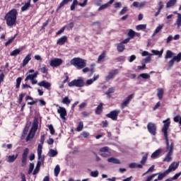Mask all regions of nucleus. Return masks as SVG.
Segmentation results:
<instances>
[{
  "label": "nucleus",
  "mask_w": 181,
  "mask_h": 181,
  "mask_svg": "<svg viewBox=\"0 0 181 181\" xmlns=\"http://www.w3.org/2000/svg\"><path fill=\"white\" fill-rule=\"evenodd\" d=\"M164 124L163 128L161 129L166 144V149L168 151V153L165 156L163 159V162H171L172 161V155H173V141H171L170 144L169 143V134H168V131L169 130V127H170V118H167L166 119L163 121Z\"/></svg>",
  "instance_id": "nucleus-1"
},
{
  "label": "nucleus",
  "mask_w": 181,
  "mask_h": 181,
  "mask_svg": "<svg viewBox=\"0 0 181 181\" xmlns=\"http://www.w3.org/2000/svg\"><path fill=\"white\" fill-rule=\"evenodd\" d=\"M18 16V11L12 9L5 16L7 26L12 28L16 25V18Z\"/></svg>",
  "instance_id": "nucleus-2"
},
{
  "label": "nucleus",
  "mask_w": 181,
  "mask_h": 181,
  "mask_svg": "<svg viewBox=\"0 0 181 181\" xmlns=\"http://www.w3.org/2000/svg\"><path fill=\"white\" fill-rule=\"evenodd\" d=\"M37 155H38V161L33 173V175H37V173H39V170H40V166L42 163H43V158L42 157V145H40V144H39L37 146Z\"/></svg>",
  "instance_id": "nucleus-3"
},
{
  "label": "nucleus",
  "mask_w": 181,
  "mask_h": 181,
  "mask_svg": "<svg viewBox=\"0 0 181 181\" xmlns=\"http://www.w3.org/2000/svg\"><path fill=\"white\" fill-rule=\"evenodd\" d=\"M70 64L79 70L84 69L86 65V60L81 58H74L71 60Z\"/></svg>",
  "instance_id": "nucleus-4"
},
{
  "label": "nucleus",
  "mask_w": 181,
  "mask_h": 181,
  "mask_svg": "<svg viewBox=\"0 0 181 181\" xmlns=\"http://www.w3.org/2000/svg\"><path fill=\"white\" fill-rule=\"evenodd\" d=\"M37 122H34L33 123V126L31 127V129L26 138V141H31V139H33V137L35 136V134H36V131H37Z\"/></svg>",
  "instance_id": "nucleus-5"
},
{
  "label": "nucleus",
  "mask_w": 181,
  "mask_h": 181,
  "mask_svg": "<svg viewBox=\"0 0 181 181\" xmlns=\"http://www.w3.org/2000/svg\"><path fill=\"white\" fill-rule=\"evenodd\" d=\"M55 107H58L57 109V112L59 115V117L61 118V119H62L63 122H66V117H67V110L62 106H59V105H54Z\"/></svg>",
  "instance_id": "nucleus-6"
},
{
  "label": "nucleus",
  "mask_w": 181,
  "mask_h": 181,
  "mask_svg": "<svg viewBox=\"0 0 181 181\" xmlns=\"http://www.w3.org/2000/svg\"><path fill=\"white\" fill-rule=\"evenodd\" d=\"M68 86L69 87H83L84 86V79L80 77L69 82Z\"/></svg>",
  "instance_id": "nucleus-7"
},
{
  "label": "nucleus",
  "mask_w": 181,
  "mask_h": 181,
  "mask_svg": "<svg viewBox=\"0 0 181 181\" xmlns=\"http://www.w3.org/2000/svg\"><path fill=\"white\" fill-rule=\"evenodd\" d=\"M157 175H158L157 180H162V179H163V177H165L167 175H169V173L166 170L163 173L153 174V175L148 176L145 181H151V180H152V179L153 177H155V176H157Z\"/></svg>",
  "instance_id": "nucleus-8"
},
{
  "label": "nucleus",
  "mask_w": 181,
  "mask_h": 181,
  "mask_svg": "<svg viewBox=\"0 0 181 181\" xmlns=\"http://www.w3.org/2000/svg\"><path fill=\"white\" fill-rule=\"evenodd\" d=\"M120 112L121 110H115L111 111L110 113L107 114L106 117L107 118H110V119H112V121H117V119H118V115H119Z\"/></svg>",
  "instance_id": "nucleus-9"
},
{
  "label": "nucleus",
  "mask_w": 181,
  "mask_h": 181,
  "mask_svg": "<svg viewBox=\"0 0 181 181\" xmlns=\"http://www.w3.org/2000/svg\"><path fill=\"white\" fill-rule=\"evenodd\" d=\"M175 62L180 63L181 62V52H179L177 56H174L168 63L169 69H172L175 66Z\"/></svg>",
  "instance_id": "nucleus-10"
},
{
  "label": "nucleus",
  "mask_w": 181,
  "mask_h": 181,
  "mask_svg": "<svg viewBox=\"0 0 181 181\" xmlns=\"http://www.w3.org/2000/svg\"><path fill=\"white\" fill-rule=\"evenodd\" d=\"M100 155L103 156V158H108L111 156V151H110V148L108 146L103 147L100 149Z\"/></svg>",
  "instance_id": "nucleus-11"
},
{
  "label": "nucleus",
  "mask_w": 181,
  "mask_h": 181,
  "mask_svg": "<svg viewBox=\"0 0 181 181\" xmlns=\"http://www.w3.org/2000/svg\"><path fill=\"white\" fill-rule=\"evenodd\" d=\"M88 2V0H84L83 3H78V0H74L72 4L71 5V11H74L76 9V6L78 5L79 6H81L82 8H84L87 6V3Z\"/></svg>",
  "instance_id": "nucleus-12"
},
{
  "label": "nucleus",
  "mask_w": 181,
  "mask_h": 181,
  "mask_svg": "<svg viewBox=\"0 0 181 181\" xmlns=\"http://www.w3.org/2000/svg\"><path fill=\"white\" fill-rule=\"evenodd\" d=\"M92 29L95 35H100L101 33V23L100 21L93 23Z\"/></svg>",
  "instance_id": "nucleus-13"
},
{
  "label": "nucleus",
  "mask_w": 181,
  "mask_h": 181,
  "mask_svg": "<svg viewBox=\"0 0 181 181\" xmlns=\"http://www.w3.org/2000/svg\"><path fill=\"white\" fill-rule=\"evenodd\" d=\"M62 64H63V59L60 58H54L49 62V66H51V67H59V66H62Z\"/></svg>",
  "instance_id": "nucleus-14"
},
{
  "label": "nucleus",
  "mask_w": 181,
  "mask_h": 181,
  "mask_svg": "<svg viewBox=\"0 0 181 181\" xmlns=\"http://www.w3.org/2000/svg\"><path fill=\"white\" fill-rule=\"evenodd\" d=\"M147 129L151 135L155 136L156 135V124L153 122H148L147 124Z\"/></svg>",
  "instance_id": "nucleus-15"
},
{
  "label": "nucleus",
  "mask_w": 181,
  "mask_h": 181,
  "mask_svg": "<svg viewBox=\"0 0 181 181\" xmlns=\"http://www.w3.org/2000/svg\"><path fill=\"white\" fill-rule=\"evenodd\" d=\"M132 98H134V94L129 95L124 101L122 102L121 104V108L122 110H124L126 107L129 105V103L132 101Z\"/></svg>",
  "instance_id": "nucleus-16"
},
{
  "label": "nucleus",
  "mask_w": 181,
  "mask_h": 181,
  "mask_svg": "<svg viewBox=\"0 0 181 181\" xmlns=\"http://www.w3.org/2000/svg\"><path fill=\"white\" fill-rule=\"evenodd\" d=\"M119 71L118 69H114L109 72V75L106 76L105 81L107 82L110 81V80H112V78H114L117 74H118Z\"/></svg>",
  "instance_id": "nucleus-17"
},
{
  "label": "nucleus",
  "mask_w": 181,
  "mask_h": 181,
  "mask_svg": "<svg viewBox=\"0 0 181 181\" xmlns=\"http://www.w3.org/2000/svg\"><path fill=\"white\" fill-rule=\"evenodd\" d=\"M37 86H39L40 87H44V88H46L47 90H50V87H52V83L46 81H42L39 82L37 83Z\"/></svg>",
  "instance_id": "nucleus-18"
},
{
  "label": "nucleus",
  "mask_w": 181,
  "mask_h": 181,
  "mask_svg": "<svg viewBox=\"0 0 181 181\" xmlns=\"http://www.w3.org/2000/svg\"><path fill=\"white\" fill-rule=\"evenodd\" d=\"M177 168H179V163L173 162L170 165L168 169L166 170V171L169 173L170 172H175V170H177Z\"/></svg>",
  "instance_id": "nucleus-19"
},
{
  "label": "nucleus",
  "mask_w": 181,
  "mask_h": 181,
  "mask_svg": "<svg viewBox=\"0 0 181 181\" xmlns=\"http://www.w3.org/2000/svg\"><path fill=\"white\" fill-rule=\"evenodd\" d=\"M37 74H39V72L35 71L34 74H26V78L25 79V81H28V80H33L37 77Z\"/></svg>",
  "instance_id": "nucleus-20"
},
{
  "label": "nucleus",
  "mask_w": 181,
  "mask_h": 181,
  "mask_svg": "<svg viewBox=\"0 0 181 181\" xmlns=\"http://www.w3.org/2000/svg\"><path fill=\"white\" fill-rule=\"evenodd\" d=\"M127 36H129V37H130L131 39H134L135 36H137V37H139V36H141V33H136L134 31V30L130 29L128 32Z\"/></svg>",
  "instance_id": "nucleus-21"
},
{
  "label": "nucleus",
  "mask_w": 181,
  "mask_h": 181,
  "mask_svg": "<svg viewBox=\"0 0 181 181\" xmlns=\"http://www.w3.org/2000/svg\"><path fill=\"white\" fill-rule=\"evenodd\" d=\"M115 0H110L107 3L100 5V6L98 8V11H103L104 9H107V8L110 7V5H112L114 4Z\"/></svg>",
  "instance_id": "nucleus-22"
},
{
  "label": "nucleus",
  "mask_w": 181,
  "mask_h": 181,
  "mask_svg": "<svg viewBox=\"0 0 181 181\" xmlns=\"http://www.w3.org/2000/svg\"><path fill=\"white\" fill-rule=\"evenodd\" d=\"M66 42H67V36L64 35L58 39L57 45H59V46H63V45H64Z\"/></svg>",
  "instance_id": "nucleus-23"
},
{
  "label": "nucleus",
  "mask_w": 181,
  "mask_h": 181,
  "mask_svg": "<svg viewBox=\"0 0 181 181\" xmlns=\"http://www.w3.org/2000/svg\"><path fill=\"white\" fill-rule=\"evenodd\" d=\"M32 56V54H28L23 60V67H25V66H26V64H28V63H29V62H30V60H32V57H30Z\"/></svg>",
  "instance_id": "nucleus-24"
},
{
  "label": "nucleus",
  "mask_w": 181,
  "mask_h": 181,
  "mask_svg": "<svg viewBox=\"0 0 181 181\" xmlns=\"http://www.w3.org/2000/svg\"><path fill=\"white\" fill-rule=\"evenodd\" d=\"M129 168L130 169H142V168H144V166H142V165L141 164H137L136 163H132L129 165Z\"/></svg>",
  "instance_id": "nucleus-25"
},
{
  "label": "nucleus",
  "mask_w": 181,
  "mask_h": 181,
  "mask_svg": "<svg viewBox=\"0 0 181 181\" xmlns=\"http://www.w3.org/2000/svg\"><path fill=\"white\" fill-rule=\"evenodd\" d=\"M107 162L109 163H115L116 165H120L121 163V161L119 160V159L115 158L114 157L108 158Z\"/></svg>",
  "instance_id": "nucleus-26"
},
{
  "label": "nucleus",
  "mask_w": 181,
  "mask_h": 181,
  "mask_svg": "<svg viewBox=\"0 0 181 181\" xmlns=\"http://www.w3.org/2000/svg\"><path fill=\"white\" fill-rule=\"evenodd\" d=\"M164 93L165 90H163V88H160L157 89V97H158L159 100H162V98H163Z\"/></svg>",
  "instance_id": "nucleus-27"
},
{
  "label": "nucleus",
  "mask_w": 181,
  "mask_h": 181,
  "mask_svg": "<svg viewBox=\"0 0 181 181\" xmlns=\"http://www.w3.org/2000/svg\"><path fill=\"white\" fill-rule=\"evenodd\" d=\"M160 153H162V149L158 148V150H156L151 154V158L152 159H155V158H158V156H159V155H160Z\"/></svg>",
  "instance_id": "nucleus-28"
},
{
  "label": "nucleus",
  "mask_w": 181,
  "mask_h": 181,
  "mask_svg": "<svg viewBox=\"0 0 181 181\" xmlns=\"http://www.w3.org/2000/svg\"><path fill=\"white\" fill-rule=\"evenodd\" d=\"M17 158H18V154L8 156L7 157V162H8V163H12V162H15V160H16Z\"/></svg>",
  "instance_id": "nucleus-29"
},
{
  "label": "nucleus",
  "mask_w": 181,
  "mask_h": 181,
  "mask_svg": "<svg viewBox=\"0 0 181 181\" xmlns=\"http://www.w3.org/2000/svg\"><path fill=\"white\" fill-rule=\"evenodd\" d=\"M29 8H30V0H29L28 2L25 3L24 4V6H23L21 7V11H22V12H25V11H28V9H29Z\"/></svg>",
  "instance_id": "nucleus-30"
},
{
  "label": "nucleus",
  "mask_w": 181,
  "mask_h": 181,
  "mask_svg": "<svg viewBox=\"0 0 181 181\" xmlns=\"http://www.w3.org/2000/svg\"><path fill=\"white\" fill-rule=\"evenodd\" d=\"M175 56V53H173L170 50H167L165 56V59L168 60V59H172V57Z\"/></svg>",
  "instance_id": "nucleus-31"
},
{
  "label": "nucleus",
  "mask_w": 181,
  "mask_h": 181,
  "mask_svg": "<svg viewBox=\"0 0 181 181\" xmlns=\"http://www.w3.org/2000/svg\"><path fill=\"white\" fill-rule=\"evenodd\" d=\"M175 25H177V29H180L181 27V14L177 13V18Z\"/></svg>",
  "instance_id": "nucleus-32"
},
{
  "label": "nucleus",
  "mask_w": 181,
  "mask_h": 181,
  "mask_svg": "<svg viewBox=\"0 0 181 181\" xmlns=\"http://www.w3.org/2000/svg\"><path fill=\"white\" fill-rule=\"evenodd\" d=\"M125 50V45H124L122 42L117 44V51L119 53H122Z\"/></svg>",
  "instance_id": "nucleus-33"
},
{
  "label": "nucleus",
  "mask_w": 181,
  "mask_h": 181,
  "mask_svg": "<svg viewBox=\"0 0 181 181\" xmlns=\"http://www.w3.org/2000/svg\"><path fill=\"white\" fill-rule=\"evenodd\" d=\"M101 112H103V103L99 104L95 110V114H97V115H100Z\"/></svg>",
  "instance_id": "nucleus-34"
},
{
  "label": "nucleus",
  "mask_w": 181,
  "mask_h": 181,
  "mask_svg": "<svg viewBox=\"0 0 181 181\" xmlns=\"http://www.w3.org/2000/svg\"><path fill=\"white\" fill-rule=\"evenodd\" d=\"M48 155L50 158H54V156H57V151L54 149H50Z\"/></svg>",
  "instance_id": "nucleus-35"
},
{
  "label": "nucleus",
  "mask_w": 181,
  "mask_h": 181,
  "mask_svg": "<svg viewBox=\"0 0 181 181\" xmlns=\"http://www.w3.org/2000/svg\"><path fill=\"white\" fill-rule=\"evenodd\" d=\"M151 52L156 56H159V57H162V54H163V49H161V51L153 49Z\"/></svg>",
  "instance_id": "nucleus-36"
},
{
  "label": "nucleus",
  "mask_w": 181,
  "mask_h": 181,
  "mask_svg": "<svg viewBox=\"0 0 181 181\" xmlns=\"http://www.w3.org/2000/svg\"><path fill=\"white\" fill-rule=\"evenodd\" d=\"M176 2H177V0H170L167 3V5H166L167 8H170L172 6H174V5L176 4Z\"/></svg>",
  "instance_id": "nucleus-37"
},
{
  "label": "nucleus",
  "mask_w": 181,
  "mask_h": 181,
  "mask_svg": "<svg viewBox=\"0 0 181 181\" xmlns=\"http://www.w3.org/2000/svg\"><path fill=\"white\" fill-rule=\"evenodd\" d=\"M174 122H178L179 127H181V116L177 115L173 118Z\"/></svg>",
  "instance_id": "nucleus-38"
},
{
  "label": "nucleus",
  "mask_w": 181,
  "mask_h": 181,
  "mask_svg": "<svg viewBox=\"0 0 181 181\" xmlns=\"http://www.w3.org/2000/svg\"><path fill=\"white\" fill-rule=\"evenodd\" d=\"M148 153H146L145 154V156H144L141 158V160L140 162V165H141L143 166V165H144L145 163H146V160H148Z\"/></svg>",
  "instance_id": "nucleus-39"
},
{
  "label": "nucleus",
  "mask_w": 181,
  "mask_h": 181,
  "mask_svg": "<svg viewBox=\"0 0 181 181\" xmlns=\"http://www.w3.org/2000/svg\"><path fill=\"white\" fill-rule=\"evenodd\" d=\"M54 172V176L57 177V176H59V174L60 173V166L59 165L55 166Z\"/></svg>",
  "instance_id": "nucleus-40"
},
{
  "label": "nucleus",
  "mask_w": 181,
  "mask_h": 181,
  "mask_svg": "<svg viewBox=\"0 0 181 181\" xmlns=\"http://www.w3.org/2000/svg\"><path fill=\"white\" fill-rule=\"evenodd\" d=\"M62 104H66V105H70V103H71V100L69 99V98L64 97L62 100Z\"/></svg>",
  "instance_id": "nucleus-41"
},
{
  "label": "nucleus",
  "mask_w": 181,
  "mask_h": 181,
  "mask_svg": "<svg viewBox=\"0 0 181 181\" xmlns=\"http://www.w3.org/2000/svg\"><path fill=\"white\" fill-rule=\"evenodd\" d=\"M136 30H144L146 29V24H140L136 26Z\"/></svg>",
  "instance_id": "nucleus-42"
},
{
  "label": "nucleus",
  "mask_w": 181,
  "mask_h": 181,
  "mask_svg": "<svg viewBox=\"0 0 181 181\" xmlns=\"http://www.w3.org/2000/svg\"><path fill=\"white\" fill-rule=\"evenodd\" d=\"M19 53H21V49H16L10 53V56L16 57V56H18Z\"/></svg>",
  "instance_id": "nucleus-43"
},
{
  "label": "nucleus",
  "mask_w": 181,
  "mask_h": 181,
  "mask_svg": "<svg viewBox=\"0 0 181 181\" xmlns=\"http://www.w3.org/2000/svg\"><path fill=\"white\" fill-rule=\"evenodd\" d=\"M41 73H43L44 74H47L48 71V69L47 66H46V65L43 64L42 66L40 69Z\"/></svg>",
  "instance_id": "nucleus-44"
},
{
  "label": "nucleus",
  "mask_w": 181,
  "mask_h": 181,
  "mask_svg": "<svg viewBox=\"0 0 181 181\" xmlns=\"http://www.w3.org/2000/svg\"><path fill=\"white\" fill-rule=\"evenodd\" d=\"M71 1L73 0H63L59 6V9H60V8H63L64 5H67V4H69V2H71Z\"/></svg>",
  "instance_id": "nucleus-45"
},
{
  "label": "nucleus",
  "mask_w": 181,
  "mask_h": 181,
  "mask_svg": "<svg viewBox=\"0 0 181 181\" xmlns=\"http://www.w3.org/2000/svg\"><path fill=\"white\" fill-rule=\"evenodd\" d=\"M83 128H84V124H83V122H80L76 128V131L78 132H80L83 131Z\"/></svg>",
  "instance_id": "nucleus-46"
},
{
  "label": "nucleus",
  "mask_w": 181,
  "mask_h": 181,
  "mask_svg": "<svg viewBox=\"0 0 181 181\" xmlns=\"http://www.w3.org/2000/svg\"><path fill=\"white\" fill-rule=\"evenodd\" d=\"M139 77H141V78H144L145 80H148V78H151V75H149V74H141Z\"/></svg>",
  "instance_id": "nucleus-47"
},
{
  "label": "nucleus",
  "mask_w": 181,
  "mask_h": 181,
  "mask_svg": "<svg viewBox=\"0 0 181 181\" xmlns=\"http://www.w3.org/2000/svg\"><path fill=\"white\" fill-rule=\"evenodd\" d=\"M21 83H22V78L18 77L16 79V88H19V87H21Z\"/></svg>",
  "instance_id": "nucleus-48"
},
{
  "label": "nucleus",
  "mask_w": 181,
  "mask_h": 181,
  "mask_svg": "<svg viewBox=\"0 0 181 181\" xmlns=\"http://www.w3.org/2000/svg\"><path fill=\"white\" fill-rule=\"evenodd\" d=\"M115 87H111V88H110L107 90L106 94H107V95H110V94H112V93H115Z\"/></svg>",
  "instance_id": "nucleus-49"
},
{
  "label": "nucleus",
  "mask_w": 181,
  "mask_h": 181,
  "mask_svg": "<svg viewBox=\"0 0 181 181\" xmlns=\"http://www.w3.org/2000/svg\"><path fill=\"white\" fill-rule=\"evenodd\" d=\"M153 170H155V165H153L150 167V168L144 174H143V175H145L149 173H152V172H153Z\"/></svg>",
  "instance_id": "nucleus-50"
},
{
  "label": "nucleus",
  "mask_w": 181,
  "mask_h": 181,
  "mask_svg": "<svg viewBox=\"0 0 181 181\" xmlns=\"http://www.w3.org/2000/svg\"><path fill=\"white\" fill-rule=\"evenodd\" d=\"M103 59H105V51H103V53L98 57V62H101Z\"/></svg>",
  "instance_id": "nucleus-51"
},
{
  "label": "nucleus",
  "mask_w": 181,
  "mask_h": 181,
  "mask_svg": "<svg viewBox=\"0 0 181 181\" xmlns=\"http://www.w3.org/2000/svg\"><path fill=\"white\" fill-rule=\"evenodd\" d=\"M48 128L49 129V132L51 134V135H54V128L53 127V125L49 124L48 125Z\"/></svg>",
  "instance_id": "nucleus-52"
},
{
  "label": "nucleus",
  "mask_w": 181,
  "mask_h": 181,
  "mask_svg": "<svg viewBox=\"0 0 181 181\" xmlns=\"http://www.w3.org/2000/svg\"><path fill=\"white\" fill-rule=\"evenodd\" d=\"M13 40H15V36H14V37H11L5 43V46H9V45H11V43H12V42H13Z\"/></svg>",
  "instance_id": "nucleus-53"
},
{
  "label": "nucleus",
  "mask_w": 181,
  "mask_h": 181,
  "mask_svg": "<svg viewBox=\"0 0 181 181\" xmlns=\"http://www.w3.org/2000/svg\"><path fill=\"white\" fill-rule=\"evenodd\" d=\"M35 168V164L33 163H30V167H29V170H28V175H30L32 172H33V169Z\"/></svg>",
  "instance_id": "nucleus-54"
},
{
  "label": "nucleus",
  "mask_w": 181,
  "mask_h": 181,
  "mask_svg": "<svg viewBox=\"0 0 181 181\" xmlns=\"http://www.w3.org/2000/svg\"><path fill=\"white\" fill-rule=\"evenodd\" d=\"M127 11H128V7H124L119 12V15H125L127 13Z\"/></svg>",
  "instance_id": "nucleus-55"
},
{
  "label": "nucleus",
  "mask_w": 181,
  "mask_h": 181,
  "mask_svg": "<svg viewBox=\"0 0 181 181\" xmlns=\"http://www.w3.org/2000/svg\"><path fill=\"white\" fill-rule=\"evenodd\" d=\"M81 136H82V138H88V136H90V134L87 132H83L81 133Z\"/></svg>",
  "instance_id": "nucleus-56"
},
{
  "label": "nucleus",
  "mask_w": 181,
  "mask_h": 181,
  "mask_svg": "<svg viewBox=\"0 0 181 181\" xmlns=\"http://www.w3.org/2000/svg\"><path fill=\"white\" fill-rule=\"evenodd\" d=\"M28 153H29V148H25L23 153V158H28Z\"/></svg>",
  "instance_id": "nucleus-57"
},
{
  "label": "nucleus",
  "mask_w": 181,
  "mask_h": 181,
  "mask_svg": "<svg viewBox=\"0 0 181 181\" xmlns=\"http://www.w3.org/2000/svg\"><path fill=\"white\" fill-rule=\"evenodd\" d=\"M4 78H5V75L2 73V70L0 69V84L4 81Z\"/></svg>",
  "instance_id": "nucleus-58"
},
{
  "label": "nucleus",
  "mask_w": 181,
  "mask_h": 181,
  "mask_svg": "<svg viewBox=\"0 0 181 181\" xmlns=\"http://www.w3.org/2000/svg\"><path fill=\"white\" fill-rule=\"evenodd\" d=\"M74 27V23H70L69 24L67 25V26H66L68 30H71V29H73Z\"/></svg>",
  "instance_id": "nucleus-59"
},
{
  "label": "nucleus",
  "mask_w": 181,
  "mask_h": 181,
  "mask_svg": "<svg viewBox=\"0 0 181 181\" xmlns=\"http://www.w3.org/2000/svg\"><path fill=\"white\" fill-rule=\"evenodd\" d=\"M23 97H25V95H23V93H21L19 95V98H18V104H21L22 101L23 100Z\"/></svg>",
  "instance_id": "nucleus-60"
},
{
  "label": "nucleus",
  "mask_w": 181,
  "mask_h": 181,
  "mask_svg": "<svg viewBox=\"0 0 181 181\" xmlns=\"http://www.w3.org/2000/svg\"><path fill=\"white\" fill-rule=\"evenodd\" d=\"M91 176H92V177H98V170L92 171Z\"/></svg>",
  "instance_id": "nucleus-61"
},
{
  "label": "nucleus",
  "mask_w": 181,
  "mask_h": 181,
  "mask_svg": "<svg viewBox=\"0 0 181 181\" xmlns=\"http://www.w3.org/2000/svg\"><path fill=\"white\" fill-rule=\"evenodd\" d=\"M162 28H163V25H158L155 30V33H159L162 30Z\"/></svg>",
  "instance_id": "nucleus-62"
},
{
  "label": "nucleus",
  "mask_w": 181,
  "mask_h": 181,
  "mask_svg": "<svg viewBox=\"0 0 181 181\" xmlns=\"http://www.w3.org/2000/svg\"><path fill=\"white\" fill-rule=\"evenodd\" d=\"M103 4V0H96L95 1V5H96V6H101Z\"/></svg>",
  "instance_id": "nucleus-63"
},
{
  "label": "nucleus",
  "mask_w": 181,
  "mask_h": 181,
  "mask_svg": "<svg viewBox=\"0 0 181 181\" xmlns=\"http://www.w3.org/2000/svg\"><path fill=\"white\" fill-rule=\"evenodd\" d=\"M47 144H48V145H53V144H54V140L49 138L48 140H47Z\"/></svg>",
  "instance_id": "nucleus-64"
}]
</instances>
